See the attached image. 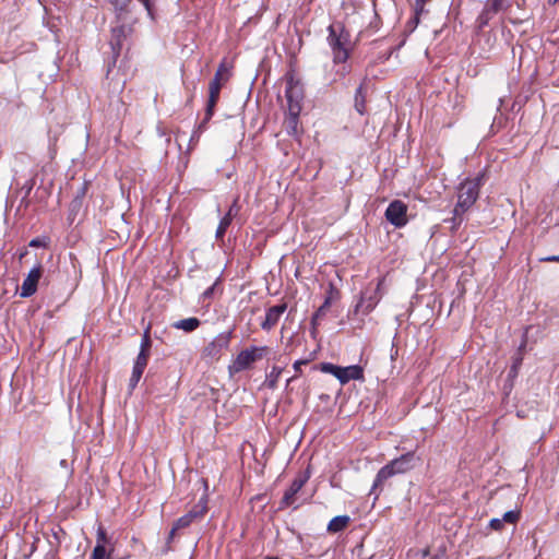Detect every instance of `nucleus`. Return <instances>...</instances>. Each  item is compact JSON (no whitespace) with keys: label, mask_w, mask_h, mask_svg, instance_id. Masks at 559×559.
<instances>
[{"label":"nucleus","mask_w":559,"mask_h":559,"mask_svg":"<svg viewBox=\"0 0 559 559\" xmlns=\"http://www.w3.org/2000/svg\"><path fill=\"white\" fill-rule=\"evenodd\" d=\"M48 245V239L46 237L44 238H34L29 241L28 246L29 247H34V248H39V247H47Z\"/></svg>","instance_id":"obj_34"},{"label":"nucleus","mask_w":559,"mask_h":559,"mask_svg":"<svg viewBox=\"0 0 559 559\" xmlns=\"http://www.w3.org/2000/svg\"><path fill=\"white\" fill-rule=\"evenodd\" d=\"M308 479L309 474L307 472L304 474H299L293 480L290 487L285 491L281 504L285 507L292 506L296 501L295 496L300 491V489L305 486Z\"/></svg>","instance_id":"obj_13"},{"label":"nucleus","mask_w":559,"mask_h":559,"mask_svg":"<svg viewBox=\"0 0 559 559\" xmlns=\"http://www.w3.org/2000/svg\"><path fill=\"white\" fill-rule=\"evenodd\" d=\"M124 26H118L112 29V38L110 45L114 51L121 47V38L124 37Z\"/></svg>","instance_id":"obj_24"},{"label":"nucleus","mask_w":559,"mask_h":559,"mask_svg":"<svg viewBox=\"0 0 559 559\" xmlns=\"http://www.w3.org/2000/svg\"><path fill=\"white\" fill-rule=\"evenodd\" d=\"M385 218L396 228L407 224V205L401 200L392 201L385 210Z\"/></svg>","instance_id":"obj_7"},{"label":"nucleus","mask_w":559,"mask_h":559,"mask_svg":"<svg viewBox=\"0 0 559 559\" xmlns=\"http://www.w3.org/2000/svg\"><path fill=\"white\" fill-rule=\"evenodd\" d=\"M354 107L359 115H364L366 112V97L362 85L356 90Z\"/></svg>","instance_id":"obj_23"},{"label":"nucleus","mask_w":559,"mask_h":559,"mask_svg":"<svg viewBox=\"0 0 559 559\" xmlns=\"http://www.w3.org/2000/svg\"><path fill=\"white\" fill-rule=\"evenodd\" d=\"M394 472L392 468H390L389 464H385L383 467H381L376 475V478L373 480V485L371 487V490L369 492L370 496L374 497V500H377L380 496V493L383 490L384 483L392 476H394Z\"/></svg>","instance_id":"obj_15"},{"label":"nucleus","mask_w":559,"mask_h":559,"mask_svg":"<svg viewBox=\"0 0 559 559\" xmlns=\"http://www.w3.org/2000/svg\"><path fill=\"white\" fill-rule=\"evenodd\" d=\"M545 261L559 262V254L558 255L548 257V258L545 259Z\"/></svg>","instance_id":"obj_39"},{"label":"nucleus","mask_w":559,"mask_h":559,"mask_svg":"<svg viewBox=\"0 0 559 559\" xmlns=\"http://www.w3.org/2000/svg\"><path fill=\"white\" fill-rule=\"evenodd\" d=\"M328 31V43L332 50L333 62L347 61L353 49L349 32L342 23L331 24Z\"/></svg>","instance_id":"obj_1"},{"label":"nucleus","mask_w":559,"mask_h":559,"mask_svg":"<svg viewBox=\"0 0 559 559\" xmlns=\"http://www.w3.org/2000/svg\"><path fill=\"white\" fill-rule=\"evenodd\" d=\"M420 15L417 14V10L414 9V15L407 21L405 28L408 33H413L415 28L418 26L420 21Z\"/></svg>","instance_id":"obj_30"},{"label":"nucleus","mask_w":559,"mask_h":559,"mask_svg":"<svg viewBox=\"0 0 559 559\" xmlns=\"http://www.w3.org/2000/svg\"><path fill=\"white\" fill-rule=\"evenodd\" d=\"M231 224V219L229 217H223L219 222V225L216 229V239H223L225 236V233L229 225Z\"/></svg>","instance_id":"obj_29"},{"label":"nucleus","mask_w":559,"mask_h":559,"mask_svg":"<svg viewBox=\"0 0 559 559\" xmlns=\"http://www.w3.org/2000/svg\"><path fill=\"white\" fill-rule=\"evenodd\" d=\"M521 364H522V357L520 356V357H518V358L515 359V361H514V364H513V365H518V368H519Z\"/></svg>","instance_id":"obj_43"},{"label":"nucleus","mask_w":559,"mask_h":559,"mask_svg":"<svg viewBox=\"0 0 559 559\" xmlns=\"http://www.w3.org/2000/svg\"><path fill=\"white\" fill-rule=\"evenodd\" d=\"M150 353H144L140 350L132 369V374L129 380V389L130 391L134 390L138 385L148 361Z\"/></svg>","instance_id":"obj_14"},{"label":"nucleus","mask_w":559,"mask_h":559,"mask_svg":"<svg viewBox=\"0 0 559 559\" xmlns=\"http://www.w3.org/2000/svg\"><path fill=\"white\" fill-rule=\"evenodd\" d=\"M319 320H314V316L311 319L312 331H316Z\"/></svg>","instance_id":"obj_41"},{"label":"nucleus","mask_w":559,"mask_h":559,"mask_svg":"<svg viewBox=\"0 0 559 559\" xmlns=\"http://www.w3.org/2000/svg\"><path fill=\"white\" fill-rule=\"evenodd\" d=\"M200 324H201V321L198 318L191 317V318L176 321L171 324V326L176 330H182L187 333H190V332L195 331L200 326Z\"/></svg>","instance_id":"obj_21"},{"label":"nucleus","mask_w":559,"mask_h":559,"mask_svg":"<svg viewBox=\"0 0 559 559\" xmlns=\"http://www.w3.org/2000/svg\"><path fill=\"white\" fill-rule=\"evenodd\" d=\"M520 511H508L503 514L502 519H492L489 526L493 531H502L504 523L515 524L520 520Z\"/></svg>","instance_id":"obj_19"},{"label":"nucleus","mask_w":559,"mask_h":559,"mask_svg":"<svg viewBox=\"0 0 559 559\" xmlns=\"http://www.w3.org/2000/svg\"><path fill=\"white\" fill-rule=\"evenodd\" d=\"M421 460L419 456L415 454V452L411 451L405 454H402L400 457H396L390 461L388 464L390 468L394 472L395 475L407 473L420 464Z\"/></svg>","instance_id":"obj_8"},{"label":"nucleus","mask_w":559,"mask_h":559,"mask_svg":"<svg viewBox=\"0 0 559 559\" xmlns=\"http://www.w3.org/2000/svg\"><path fill=\"white\" fill-rule=\"evenodd\" d=\"M87 192V182L81 185V187L76 190L75 198L72 202L73 206H80L82 199L85 197Z\"/></svg>","instance_id":"obj_31"},{"label":"nucleus","mask_w":559,"mask_h":559,"mask_svg":"<svg viewBox=\"0 0 559 559\" xmlns=\"http://www.w3.org/2000/svg\"><path fill=\"white\" fill-rule=\"evenodd\" d=\"M331 306V297H326L323 305L314 312V320L323 318Z\"/></svg>","instance_id":"obj_33"},{"label":"nucleus","mask_w":559,"mask_h":559,"mask_svg":"<svg viewBox=\"0 0 559 559\" xmlns=\"http://www.w3.org/2000/svg\"><path fill=\"white\" fill-rule=\"evenodd\" d=\"M334 63V72L335 75L340 79L345 78L347 74H349L352 68L346 61H340V62H333Z\"/></svg>","instance_id":"obj_27"},{"label":"nucleus","mask_w":559,"mask_h":559,"mask_svg":"<svg viewBox=\"0 0 559 559\" xmlns=\"http://www.w3.org/2000/svg\"><path fill=\"white\" fill-rule=\"evenodd\" d=\"M229 78L230 71L226 63L223 61L218 66L215 75L209 85V99L205 109V117L202 124H205L213 117L222 86L229 80Z\"/></svg>","instance_id":"obj_3"},{"label":"nucleus","mask_w":559,"mask_h":559,"mask_svg":"<svg viewBox=\"0 0 559 559\" xmlns=\"http://www.w3.org/2000/svg\"><path fill=\"white\" fill-rule=\"evenodd\" d=\"M320 369L333 374L342 384H346L350 380H364V369L358 365L340 367L331 362H323Z\"/></svg>","instance_id":"obj_5"},{"label":"nucleus","mask_w":559,"mask_h":559,"mask_svg":"<svg viewBox=\"0 0 559 559\" xmlns=\"http://www.w3.org/2000/svg\"><path fill=\"white\" fill-rule=\"evenodd\" d=\"M349 516L348 515H338L333 518L329 524H328V532L329 533H338L344 531L348 524H349Z\"/></svg>","instance_id":"obj_22"},{"label":"nucleus","mask_w":559,"mask_h":559,"mask_svg":"<svg viewBox=\"0 0 559 559\" xmlns=\"http://www.w3.org/2000/svg\"><path fill=\"white\" fill-rule=\"evenodd\" d=\"M239 212V206L237 204V200L234 201V203L230 205L227 214L225 217H229L233 221V217L236 216Z\"/></svg>","instance_id":"obj_36"},{"label":"nucleus","mask_w":559,"mask_h":559,"mask_svg":"<svg viewBox=\"0 0 559 559\" xmlns=\"http://www.w3.org/2000/svg\"><path fill=\"white\" fill-rule=\"evenodd\" d=\"M285 95L287 99L288 109L296 107L298 110H301V102L304 99V88L302 85L290 78L287 81Z\"/></svg>","instance_id":"obj_12"},{"label":"nucleus","mask_w":559,"mask_h":559,"mask_svg":"<svg viewBox=\"0 0 559 559\" xmlns=\"http://www.w3.org/2000/svg\"><path fill=\"white\" fill-rule=\"evenodd\" d=\"M206 509L202 507L201 509H192L187 514L180 516L175 523V530H182L191 525V523L197 520L203 518Z\"/></svg>","instance_id":"obj_18"},{"label":"nucleus","mask_w":559,"mask_h":559,"mask_svg":"<svg viewBox=\"0 0 559 559\" xmlns=\"http://www.w3.org/2000/svg\"><path fill=\"white\" fill-rule=\"evenodd\" d=\"M41 276L43 266L41 264H37L28 272V274L24 278L21 286L20 296L22 298H28L33 296L37 290V286Z\"/></svg>","instance_id":"obj_9"},{"label":"nucleus","mask_w":559,"mask_h":559,"mask_svg":"<svg viewBox=\"0 0 559 559\" xmlns=\"http://www.w3.org/2000/svg\"><path fill=\"white\" fill-rule=\"evenodd\" d=\"M267 346H250L242 349L233 361L231 368L235 372L248 370L252 365L270 354Z\"/></svg>","instance_id":"obj_4"},{"label":"nucleus","mask_w":559,"mask_h":559,"mask_svg":"<svg viewBox=\"0 0 559 559\" xmlns=\"http://www.w3.org/2000/svg\"><path fill=\"white\" fill-rule=\"evenodd\" d=\"M114 5L115 10L119 13L127 12L132 0H107ZM145 8L147 15L154 19V2L155 0H138Z\"/></svg>","instance_id":"obj_17"},{"label":"nucleus","mask_w":559,"mask_h":559,"mask_svg":"<svg viewBox=\"0 0 559 559\" xmlns=\"http://www.w3.org/2000/svg\"><path fill=\"white\" fill-rule=\"evenodd\" d=\"M431 0H415L414 9L417 10V14H424L427 11L425 10V5Z\"/></svg>","instance_id":"obj_35"},{"label":"nucleus","mask_w":559,"mask_h":559,"mask_svg":"<svg viewBox=\"0 0 559 559\" xmlns=\"http://www.w3.org/2000/svg\"><path fill=\"white\" fill-rule=\"evenodd\" d=\"M308 361L307 360H297L295 364H294V369L295 371L298 373L301 371V366L302 365H306Z\"/></svg>","instance_id":"obj_38"},{"label":"nucleus","mask_w":559,"mask_h":559,"mask_svg":"<svg viewBox=\"0 0 559 559\" xmlns=\"http://www.w3.org/2000/svg\"><path fill=\"white\" fill-rule=\"evenodd\" d=\"M112 551L114 547L107 551L106 547L95 545L90 559H110Z\"/></svg>","instance_id":"obj_25"},{"label":"nucleus","mask_w":559,"mask_h":559,"mask_svg":"<svg viewBox=\"0 0 559 559\" xmlns=\"http://www.w3.org/2000/svg\"><path fill=\"white\" fill-rule=\"evenodd\" d=\"M286 309H287L286 304H281V305H276V306L269 308L266 311L265 319L261 323V328L265 331H270L272 328H274L277 324L281 316L285 312Z\"/></svg>","instance_id":"obj_16"},{"label":"nucleus","mask_w":559,"mask_h":559,"mask_svg":"<svg viewBox=\"0 0 559 559\" xmlns=\"http://www.w3.org/2000/svg\"><path fill=\"white\" fill-rule=\"evenodd\" d=\"M152 347V340L150 336V330L147 329L142 337L140 350H143L144 353H150Z\"/></svg>","instance_id":"obj_32"},{"label":"nucleus","mask_w":559,"mask_h":559,"mask_svg":"<svg viewBox=\"0 0 559 559\" xmlns=\"http://www.w3.org/2000/svg\"><path fill=\"white\" fill-rule=\"evenodd\" d=\"M518 369H519L518 365H512L511 370H510V374L516 376Z\"/></svg>","instance_id":"obj_42"},{"label":"nucleus","mask_w":559,"mask_h":559,"mask_svg":"<svg viewBox=\"0 0 559 559\" xmlns=\"http://www.w3.org/2000/svg\"><path fill=\"white\" fill-rule=\"evenodd\" d=\"M96 545H100L103 547L109 546L114 547L111 543V538L107 535L106 531L103 527H98L96 534Z\"/></svg>","instance_id":"obj_26"},{"label":"nucleus","mask_w":559,"mask_h":559,"mask_svg":"<svg viewBox=\"0 0 559 559\" xmlns=\"http://www.w3.org/2000/svg\"><path fill=\"white\" fill-rule=\"evenodd\" d=\"M294 379H295V377L287 379V384H289Z\"/></svg>","instance_id":"obj_46"},{"label":"nucleus","mask_w":559,"mask_h":559,"mask_svg":"<svg viewBox=\"0 0 559 559\" xmlns=\"http://www.w3.org/2000/svg\"><path fill=\"white\" fill-rule=\"evenodd\" d=\"M233 332H224L218 334L203 350L205 357L217 358L223 349L229 346Z\"/></svg>","instance_id":"obj_11"},{"label":"nucleus","mask_w":559,"mask_h":559,"mask_svg":"<svg viewBox=\"0 0 559 559\" xmlns=\"http://www.w3.org/2000/svg\"><path fill=\"white\" fill-rule=\"evenodd\" d=\"M282 373V368L274 366L271 372L267 376V386L270 389H275L277 385V380Z\"/></svg>","instance_id":"obj_28"},{"label":"nucleus","mask_w":559,"mask_h":559,"mask_svg":"<svg viewBox=\"0 0 559 559\" xmlns=\"http://www.w3.org/2000/svg\"><path fill=\"white\" fill-rule=\"evenodd\" d=\"M483 185V175H478L474 179H466L459 187L457 203L454 207V215L461 216L469 210L479 195V189Z\"/></svg>","instance_id":"obj_2"},{"label":"nucleus","mask_w":559,"mask_h":559,"mask_svg":"<svg viewBox=\"0 0 559 559\" xmlns=\"http://www.w3.org/2000/svg\"><path fill=\"white\" fill-rule=\"evenodd\" d=\"M215 285L216 284H213L211 287H209L207 289L204 290L203 293V298L206 299V298H211L214 290H215Z\"/></svg>","instance_id":"obj_37"},{"label":"nucleus","mask_w":559,"mask_h":559,"mask_svg":"<svg viewBox=\"0 0 559 559\" xmlns=\"http://www.w3.org/2000/svg\"><path fill=\"white\" fill-rule=\"evenodd\" d=\"M300 111L301 110H298L296 107L288 109V114L284 120V127L288 134H297Z\"/></svg>","instance_id":"obj_20"},{"label":"nucleus","mask_w":559,"mask_h":559,"mask_svg":"<svg viewBox=\"0 0 559 559\" xmlns=\"http://www.w3.org/2000/svg\"><path fill=\"white\" fill-rule=\"evenodd\" d=\"M509 7L510 3L508 0H487L484 10L477 19L479 25H487L495 14L507 10Z\"/></svg>","instance_id":"obj_10"},{"label":"nucleus","mask_w":559,"mask_h":559,"mask_svg":"<svg viewBox=\"0 0 559 559\" xmlns=\"http://www.w3.org/2000/svg\"><path fill=\"white\" fill-rule=\"evenodd\" d=\"M383 281H384L383 278H379L378 283L374 287L368 286L361 293L360 300L358 301V304L355 307V312L368 314L376 308V306L382 298L381 285H382Z\"/></svg>","instance_id":"obj_6"},{"label":"nucleus","mask_w":559,"mask_h":559,"mask_svg":"<svg viewBox=\"0 0 559 559\" xmlns=\"http://www.w3.org/2000/svg\"><path fill=\"white\" fill-rule=\"evenodd\" d=\"M559 2V0H548L549 5H555Z\"/></svg>","instance_id":"obj_44"},{"label":"nucleus","mask_w":559,"mask_h":559,"mask_svg":"<svg viewBox=\"0 0 559 559\" xmlns=\"http://www.w3.org/2000/svg\"><path fill=\"white\" fill-rule=\"evenodd\" d=\"M177 531H178V530H175V525H174V526H173V528H171V530H170V532H169V536H168V540H169V542L174 539L175 534H176V532H177Z\"/></svg>","instance_id":"obj_40"},{"label":"nucleus","mask_w":559,"mask_h":559,"mask_svg":"<svg viewBox=\"0 0 559 559\" xmlns=\"http://www.w3.org/2000/svg\"><path fill=\"white\" fill-rule=\"evenodd\" d=\"M27 251H23L21 254H20V259H23L25 255H26Z\"/></svg>","instance_id":"obj_45"}]
</instances>
